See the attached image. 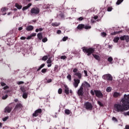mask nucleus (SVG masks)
<instances>
[{
  "label": "nucleus",
  "instance_id": "e2e57ef3",
  "mask_svg": "<svg viewBox=\"0 0 129 129\" xmlns=\"http://www.w3.org/2000/svg\"><path fill=\"white\" fill-rule=\"evenodd\" d=\"M36 33H33L31 34V36L32 37H36Z\"/></svg>",
  "mask_w": 129,
  "mask_h": 129
},
{
  "label": "nucleus",
  "instance_id": "393cba45",
  "mask_svg": "<svg viewBox=\"0 0 129 129\" xmlns=\"http://www.w3.org/2000/svg\"><path fill=\"white\" fill-rule=\"evenodd\" d=\"M22 97H23V98L26 99V98H27L28 97V93H23Z\"/></svg>",
  "mask_w": 129,
  "mask_h": 129
},
{
  "label": "nucleus",
  "instance_id": "f3484780",
  "mask_svg": "<svg viewBox=\"0 0 129 129\" xmlns=\"http://www.w3.org/2000/svg\"><path fill=\"white\" fill-rule=\"evenodd\" d=\"M22 104L21 103L17 104V105L15 107V109H20V108H22Z\"/></svg>",
  "mask_w": 129,
  "mask_h": 129
},
{
  "label": "nucleus",
  "instance_id": "7c9ffc66",
  "mask_svg": "<svg viewBox=\"0 0 129 129\" xmlns=\"http://www.w3.org/2000/svg\"><path fill=\"white\" fill-rule=\"evenodd\" d=\"M21 90L23 92V93H26V89H25V87H21Z\"/></svg>",
  "mask_w": 129,
  "mask_h": 129
},
{
  "label": "nucleus",
  "instance_id": "39448f33",
  "mask_svg": "<svg viewBox=\"0 0 129 129\" xmlns=\"http://www.w3.org/2000/svg\"><path fill=\"white\" fill-rule=\"evenodd\" d=\"M30 13L32 15H38V14L40 13V9L37 8H33L32 9H31Z\"/></svg>",
  "mask_w": 129,
  "mask_h": 129
},
{
  "label": "nucleus",
  "instance_id": "ddd939ff",
  "mask_svg": "<svg viewBox=\"0 0 129 129\" xmlns=\"http://www.w3.org/2000/svg\"><path fill=\"white\" fill-rule=\"evenodd\" d=\"M82 86L83 87H85L86 88H88L90 87V84L88 83L87 82L85 81L84 83L82 84Z\"/></svg>",
  "mask_w": 129,
  "mask_h": 129
},
{
  "label": "nucleus",
  "instance_id": "58836bf2",
  "mask_svg": "<svg viewBox=\"0 0 129 129\" xmlns=\"http://www.w3.org/2000/svg\"><path fill=\"white\" fill-rule=\"evenodd\" d=\"M41 72L42 73H46L47 72V69H43L41 70Z\"/></svg>",
  "mask_w": 129,
  "mask_h": 129
},
{
  "label": "nucleus",
  "instance_id": "4be33fe9",
  "mask_svg": "<svg viewBox=\"0 0 129 129\" xmlns=\"http://www.w3.org/2000/svg\"><path fill=\"white\" fill-rule=\"evenodd\" d=\"M51 26H52L53 27H58V26H60V23H58L56 22L52 23L51 24Z\"/></svg>",
  "mask_w": 129,
  "mask_h": 129
},
{
  "label": "nucleus",
  "instance_id": "c03bdc74",
  "mask_svg": "<svg viewBox=\"0 0 129 129\" xmlns=\"http://www.w3.org/2000/svg\"><path fill=\"white\" fill-rule=\"evenodd\" d=\"M58 94H61L62 93V89L59 88L58 90Z\"/></svg>",
  "mask_w": 129,
  "mask_h": 129
},
{
  "label": "nucleus",
  "instance_id": "f257e3e1",
  "mask_svg": "<svg viewBox=\"0 0 129 129\" xmlns=\"http://www.w3.org/2000/svg\"><path fill=\"white\" fill-rule=\"evenodd\" d=\"M121 102L122 105L120 104L114 105L115 110L117 112H122L129 109V95L124 94V98L121 99Z\"/></svg>",
  "mask_w": 129,
  "mask_h": 129
},
{
  "label": "nucleus",
  "instance_id": "473e14b6",
  "mask_svg": "<svg viewBox=\"0 0 129 129\" xmlns=\"http://www.w3.org/2000/svg\"><path fill=\"white\" fill-rule=\"evenodd\" d=\"M119 33H121V31H117V32H113L111 34V35H116L117 34H119Z\"/></svg>",
  "mask_w": 129,
  "mask_h": 129
},
{
  "label": "nucleus",
  "instance_id": "a211bd4d",
  "mask_svg": "<svg viewBox=\"0 0 129 129\" xmlns=\"http://www.w3.org/2000/svg\"><path fill=\"white\" fill-rule=\"evenodd\" d=\"M32 6V4L29 3L27 6L24 7L22 9L23 11H26V10H28L30 7Z\"/></svg>",
  "mask_w": 129,
  "mask_h": 129
},
{
  "label": "nucleus",
  "instance_id": "7ed1b4c3",
  "mask_svg": "<svg viewBox=\"0 0 129 129\" xmlns=\"http://www.w3.org/2000/svg\"><path fill=\"white\" fill-rule=\"evenodd\" d=\"M73 72H74V76L75 77V76H77L78 77V79H81L82 78V74L80 72H78V69L75 68L74 69Z\"/></svg>",
  "mask_w": 129,
  "mask_h": 129
},
{
  "label": "nucleus",
  "instance_id": "aec40b11",
  "mask_svg": "<svg viewBox=\"0 0 129 129\" xmlns=\"http://www.w3.org/2000/svg\"><path fill=\"white\" fill-rule=\"evenodd\" d=\"M77 28L79 30H82V29L84 28V24H79Z\"/></svg>",
  "mask_w": 129,
  "mask_h": 129
},
{
  "label": "nucleus",
  "instance_id": "052dcab7",
  "mask_svg": "<svg viewBox=\"0 0 129 129\" xmlns=\"http://www.w3.org/2000/svg\"><path fill=\"white\" fill-rule=\"evenodd\" d=\"M8 88H9V86H6L3 88V89L6 90V89H8Z\"/></svg>",
  "mask_w": 129,
  "mask_h": 129
},
{
  "label": "nucleus",
  "instance_id": "9b49d317",
  "mask_svg": "<svg viewBox=\"0 0 129 129\" xmlns=\"http://www.w3.org/2000/svg\"><path fill=\"white\" fill-rule=\"evenodd\" d=\"M39 113H42V109H38L36 110L33 113V116H35L36 117V116H38L39 115Z\"/></svg>",
  "mask_w": 129,
  "mask_h": 129
},
{
  "label": "nucleus",
  "instance_id": "864d4df0",
  "mask_svg": "<svg viewBox=\"0 0 129 129\" xmlns=\"http://www.w3.org/2000/svg\"><path fill=\"white\" fill-rule=\"evenodd\" d=\"M20 40H26V37L22 36L20 38Z\"/></svg>",
  "mask_w": 129,
  "mask_h": 129
},
{
  "label": "nucleus",
  "instance_id": "c85d7f7f",
  "mask_svg": "<svg viewBox=\"0 0 129 129\" xmlns=\"http://www.w3.org/2000/svg\"><path fill=\"white\" fill-rule=\"evenodd\" d=\"M84 29H86V30H88V29H91V26L84 25Z\"/></svg>",
  "mask_w": 129,
  "mask_h": 129
},
{
  "label": "nucleus",
  "instance_id": "c756f323",
  "mask_svg": "<svg viewBox=\"0 0 129 129\" xmlns=\"http://www.w3.org/2000/svg\"><path fill=\"white\" fill-rule=\"evenodd\" d=\"M47 64H51V63H52V59H51V57H49L47 60Z\"/></svg>",
  "mask_w": 129,
  "mask_h": 129
},
{
  "label": "nucleus",
  "instance_id": "b1692460",
  "mask_svg": "<svg viewBox=\"0 0 129 129\" xmlns=\"http://www.w3.org/2000/svg\"><path fill=\"white\" fill-rule=\"evenodd\" d=\"M118 40H119V37H115L113 39V41L114 43H117V42H118Z\"/></svg>",
  "mask_w": 129,
  "mask_h": 129
},
{
  "label": "nucleus",
  "instance_id": "2eb2a0df",
  "mask_svg": "<svg viewBox=\"0 0 129 129\" xmlns=\"http://www.w3.org/2000/svg\"><path fill=\"white\" fill-rule=\"evenodd\" d=\"M26 30L28 32H30V31H33V30H34V26L32 25L28 26L26 27Z\"/></svg>",
  "mask_w": 129,
  "mask_h": 129
},
{
  "label": "nucleus",
  "instance_id": "e433bc0d",
  "mask_svg": "<svg viewBox=\"0 0 129 129\" xmlns=\"http://www.w3.org/2000/svg\"><path fill=\"white\" fill-rule=\"evenodd\" d=\"M47 41H48V39H47L46 37H45L44 38L42 39V42L43 43H46V42H47Z\"/></svg>",
  "mask_w": 129,
  "mask_h": 129
},
{
  "label": "nucleus",
  "instance_id": "bb28decb",
  "mask_svg": "<svg viewBox=\"0 0 129 129\" xmlns=\"http://www.w3.org/2000/svg\"><path fill=\"white\" fill-rule=\"evenodd\" d=\"M64 112H65L66 114L69 115V114H70L71 112H70V110L69 109H66L64 110Z\"/></svg>",
  "mask_w": 129,
  "mask_h": 129
},
{
  "label": "nucleus",
  "instance_id": "338daca9",
  "mask_svg": "<svg viewBox=\"0 0 129 129\" xmlns=\"http://www.w3.org/2000/svg\"><path fill=\"white\" fill-rule=\"evenodd\" d=\"M94 19L95 20H97V19H98V16H94Z\"/></svg>",
  "mask_w": 129,
  "mask_h": 129
},
{
  "label": "nucleus",
  "instance_id": "6ab92c4d",
  "mask_svg": "<svg viewBox=\"0 0 129 129\" xmlns=\"http://www.w3.org/2000/svg\"><path fill=\"white\" fill-rule=\"evenodd\" d=\"M15 7L18 10H21V9H22V8H23V6H22L21 5H19V4H18V3L15 4Z\"/></svg>",
  "mask_w": 129,
  "mask_h": 129
},
{
  "label": "nucleus",
  "instance_id": "a19ab883",
  "mask_svg": "<svg viewBox=\"0 0 129 129\" xmlns=\"http://www.w3.org/2000/svg\"><path fill=\"white\" fill-rule=\"evenodd\" d=\"M8 98V95H5L4 96H3L2 99L5 100V99H7Z\"/></svg>",
  "mask_w": 129,
  "mask_h": 129
},
{
  "label": "nucleus",
  "instance_id": "0eeeda50",
  "mask_svg": "<svg viewBox=\"0 0 129 129\" xmlns=\"http://www.w3.org/2000/svg\"><path fill=\"white\" fill-rule=\"evenodd\" d=\"M95 95L98 98H102L103 97V94L101 93V91L99 90H94Z\"/></svg>",
  "mask_w": 129,
  "mask_h": 129
},
{
  "label": "nucleus",
  "instance_id": "1a4fd4ad",
  "mask_svg": "<svg viewBox=\"0 0 129 129\" xmlns=\"http://www.w3.org/2000/svg\"><path fill=\"white\" fill-rule=\"evenodd\" d=\"M112 95L114 98H118V97H120V96H121V93L115 91L113 92Z\"/></svg>",
  "mask_w": 129,
  "mask_h": 129
},
{
  "label": "nucleus",
  "instance_id": "5fc2aeb1",
  "mask_svg": "<svg viewBox=\"0 0 129 129\" xmlns=\"http://www.w3.org/2000/svg\"><path fill=\"white\" fill-rule=\"evenodd\" d=\"M124 115H129V111L124 113Z\"/></svg>",
  "mask_w": 129,
  "mask_h": 129
},
{
  "label": "nucleus",
  "instance_id": "49530a36",
  "mask_svg": "<svg viewBox=\"0 0 129 129\" xmlns=\"http://www.w3.org/2000/svg\"><path fill=\"white\" fill-rule=\"evenodd\" d=\"M9 118L8 117H5L4 118H3V121H6L7 120H8Z\"/></svg>",
  "mask_w": 129,
  "mask_h": 129
},
{
  "label": "nucleus",
  "instance_id": "37998d69",
  "mask_svg": "<svg viewBox=\"0 0 129 129\" xmlns=\"http://www.w3.org/2000/svg\"><path fill=\"white\" fill-rule=\"evenodd\" d=\"M67 40H68V37H64L62 38V41H63L64 42H65V41H67Z\"/></svg>",
  "mask_w": 129,
  "mask_h": 129
},
{
  "label": "nucleus",
  "instance_id": "20e7f679",
  "mask_svg": "<svg viewBox=\"0 0 129 129\" xmlns=\"http://www.w3.org/2000/svg\"><path fill=\"white\" fill-rule=\"evenodd\" d=\"M102 78L104 80H107L108 81H112L113 79L112 76L109 74L103 75Z\"/></svg>",
  "mask_w": 129,
  "mask_h": 129
},
{
  "label": "nucleus",
  "instance_id": "f03ea898",
  "mask_svg": "<svg viewBox=\"0 0 129 129\" xmlns=\"http://www.w3.org/2000/svg\"><path fill=\"white\" fill-rule=\"evenodd\" d=\"M83 51L84 52V53H87L88 56H90L92 54V53L94 52V51H95V49L93 48H83Z\"/></svg>",
  "mask_w": 129,
  "mask_h": 129
},
{
  "label": "nucleus",
  "instance_id": "4d7b16f0",
  "mask_svg": "<svg viewBox=\"0 0 129 129\" xmlns=\"http://www.w3.org/2000/svg\"><path fill=\"white\" fill-rule=\"evenodd\" d=\"M30 39H32V36L31 35L27 37V40H30Z\"/></svg>",
  "mask_w": 129,
  "mask_h": 129
},
{
  "label": "nucleus",
  "instance_id": "6e6d98bb",
  "mask_svg": "<svg viewBox=\"0 0 129 129\" xmlns=\"http://www.w3.org/2000/svg\"><path fill=\"white\" fill-rule=\"evenodd\" d=\"M78 20H79V21H82V20H83V17H81L78 18Z\"/></svg>",
  "mask_w": 129,
  "mask_h": 129
},
{
  "label": "nucleus",
  "instance_id": "0e129e2a",
  "mask_svg": "<svg viewBox=\"0 0 129 129\" xmlns=\"http://www.w3.org/2000/svg\"><path fill=\"white\" fill-rule=\"evenodd\" d=\"M58 69V66H55L54 67V71H56Z\"/></svg>",
  "mask_w": 129,
  "mask_h": 129
},
{
  "label": "nucleus",
  "instance_id": "cd10ccee",
  "mask_svg": "<svg viewBox=\"0 0 129 129\" xmlns=\"http://www.w3.org/2000/svg\"><path fill=\"white\" fill-rule=\"evenodd\" d=\"M112 89V88L110 87H108L107 88V89H106L107 92H110V91H111V90Z\"/></svg>",
  "mask_w": 129,
  "mask_h": 129
},
{
  "label": "nucleus",
  "instance_id": "2f4dec72",
  "mask_svg": "<svg viewBox=\"0 0 129 129\" xmlns=\"http://www.w3.org/2000/svg\"><path fill=\"white\" fill-rule=\"evenodd\" d=\"M7 10H8V9L7 8L4 7V8H2L1 12L2 13H4V12H6V11H7Z\"/></svg>",
  "mask_w": 129,
  "mask_h": 129
},
{
  "label": "nucleus",
  "instance_id": "f704fd0d",
  "mask_svg": "<svg viewBox=\"0 0 129 129\" xmlns=\"http://www.w3.org/2000/svg\"><path fill=\"white\" fill-rule=\"evenodd\" d=\"M67 78L69 80V81H71V80H72V79L71 78V75H69L67 77Z\"/></svg>",
  "mask_w": 129,
  "mask_h": 129
},
{
  "label": "nucleus",
  "instance_id": "603ef678",
  "mask_svg": "<svg viewBox=\"0 0 129 129\" xmlns=\"http://www.w3.org/2000/svg\"><path fill=\"white\" fill-rule=\"evenodd\" d=\"M112 9H111V8H108V9H107V11H108V12H111V11H112Z\"/></svg>",
  "mask_w": 129,
  "mask_h": 129
},
{
  "label": "nucleus",
  "instance_id": "6e6552de",
  "mask_svg": "<svg viewBox=\"0 0 129 129\" xmlns=\"http://www.w3.org/2000/svg\"><path fill=\"white\" fill-rule=\"evenodd\" d=\"M74 81L73 85L75 88H77V87H78V85H79V83H80V80L78 79H74Z\"/></svg>",
  "mask_w": 129,
  "mask_h": 129
},
{
  "label": "nucleus",
  "instance_id": "72a5a7b5",
  "mask_svg": "<svg viewBox=\"0 0 129 129\" xmlns=\"http://www.w3.org/2000/svg\"><path fill=\"white\" fill-rule=\"evenodd\" d=\"M122 2H123V0H118L116 2V5H120Z\"/></svg>",
  "mask_w": 129,
  "mask_h": 129
},
{
  "label": "nucleus",
  "instance_id": "79ce46f5",
  "mask_svg": "<svg viewBox=\"0 0 129 129\" xmlns=\"http://www.w3.org/2000/svg\"><path fill=\"white\" fill-rule=\"evenodd\" d=\"M113 121H115L116 122H117V119L115 118V117H113L112 118Z\"/></svg>",
  "mask_w": 129,
  "mask_h": 129
},
{
  "label": "nucleus",
  "instance_id": "c9c22d12",
  "mask_svg": "<svg viewBox=\"0 0 129 129\" xmlns=\"http://www.w3.org/2000/svg\"><path fill=\"white\" fill-rule=\"evenodd\" d=\"M47 59H48V56H43V57H42V60L43 61H46V60H47Z\"/></svg>",
  "mask_w": 129,
  "mask_h": 129
},
{
  "label": "nucleus",
  "instance_id": "4c0bfd02",
  "mask_svg": "<svg viewBox=\"0 0 129 129\" xmlns=\"http://www.w3.org/2000/svg\"><path fill=\"white\" fill-rule=\"evenodd\" d=\"M112 60H113V59H112V57H109L108 58V62H112Z\"/></svg>",
  "mask_w": 129,
  "mask_h": 129
},
{
  "label": "nucleus",
  "instance_id": "412c9836",
  "mask_svg": "<svg viewBox=\"0 0 129 129\" xmlns=\"http://www.w3.org/2000/svg\"><path fill=\"white\" fill-rule=\"evenodd\" d=\"M37 37L39 40H42L43 39V35L41 33H39L37 34Z\"/></svg>",
  "mask_w": 129,
  "mask_h": 129
},
{
  "label": "nucleus",
  "instance_id": "09e8293b",
  "mask_svg": "<svg viewBox=\"0 0 129 129\" xmlns=\"http://www.w3.org/2000/svg\"><path fill=\"white\" fill-rule=\"evenodd\" d=\"M95 92H94V91H93V90H91V94H92V95H94Z\"/></svg>",
  "mask_w": 129,
  "mask_h": 129
},
{
  "label": "nucleus",
  "instance_id": "ea45409f",
  "mask_svg": "<svg viewBox=\"0 0 129 129\" xmlns=\"http://www.w3.org/2000/svg\"><path fill=\"white\" fill-rule=\"evenodd\" d=\"M101 35L102 37H105V36H106V33H105V32H102L101 33Z\"/></svg>",
  "mask_w": 129,
  "mask_h": 129
},
{
  "label": "nucleus",
  "instance_id": "bf43d9fd",
  "mask_svg": "<svg viewBox=\"0 0 129 129\" xmlns=\"http://www.w3.org/2000/svg\"><path fill=\"white\" fill-rule=\"evenodd\" d=\"M18 84L20 85L21 84H24V82L23 81H20L18 83Z\"/></svg>",
  "mask_w": 129,
  "mask_h": 129
},
{
  "label": "nucleus",
  "instance_id": "a18cd8bd",
  "mask_svg": "<svg viewBox=\"0 0 129 129\" xmlns=\"http://www.w3.org/2000/svg\"><path fill=\"white\" fill-rule=\"evenodd\" d=\"M98 104H99V105H100V106H103V104L101 103V102H100V101H98Z\"/></svg>",
  "mask_w": 129,
  "mask_h": 129
},
{
  "label": "nucleus",
  "instance_id": "8fccbe9b",
  "mask_svg": "<svg viewBox=\"0 0 129 129\" xmlns=\"http://www.w3.org/2000/svg\"><path fill=\"white\" fill-rule=\"evenodd\" d=\"M1 84L2 86H6V83L4 82H1Z\"/></svg>",
  "mask_w": 129,
  "mask_h": 129
},
{
  "label": "nucleus",
  "instance_id": "a878e982",
  "mask_svg": "<svg viewBox=\"0 0 129 129\" xmlns=\"http://www.w3.org/2000/svg\"><path fill=\"white\" fill-rule=\"evenodd\" d=\"M45 66V64H42L39 68L37 69V71H40V70L42 69V68H43V67H44Z\"/></svg>",
  "mask_w": 129,
  "mask_h": 129
},
{
  "label": "nucleus",
  "instance_id": "dca6fc26",
  "mask_svg": "<svg viewBox=\"0 0 129 129\" xmlns=\"http://www.w3.org/2000/svg\"><path fill=\"white\" fill-rule=\"evenodd\" d=\"M64 92L67 94H69V88L67 85H64Z\"/></svg>",
  "mask_w": 129,
  "mask_h": 129
},
{
  "label": "nucleus",
  "instance_id": "3c124183",
  "mask_svg": "<svg viewBox=\"0 0 129 129\" xmlns=\"http://www.w3.org/2000/svg\"><path fill=\"white\" fill-rule=\"evenodd\" d=\"M84 72L85 73V76H86V77L88 76V75L87 74V71H84Z\"/></svg>",
  "mask_w": 129,
  "mask_h": 129
},
{
  "label": "nucleus",
  "instance_id": "de8ad7c7",
  "mask_svg": "<svg viewBox=\"0 0 129 129\" xmlns=\"http://www.w3.org/2000/svg\"><path fill=\"white\" fill-rule=\"evenodd\" d=\"M67 57L65 55H62L61 57H60V59H63V60H64V59H66Z\"/></svg>",
  "mask_w": 129,
  "mask_h": 129
},
{
  "label": "nucleus",
  "instance_id": "680f3d73",
  "mask_svg": "<svg viewBox=\"0 0 129 129\" xmlns=\"http://www.w3.org/2000/svg\"><path fill=\"white\" fill-rule=\"evenodd\" d=\"M57 34H61V30H57V31L56 32Z\"/></svg>",
  "mask_w": 129,
  "mask_h": 129
},
{
  "label": "nucleus",
  "instance_id": "4468645a",
  "mask_svg": "<svg viewBox=\"0 0 129 129\" xmlns=\"http://www.w3.org/2000/svg\"><path fill=\"white\" fill-rule=\"evenodd\" d=\"M12 109H13V107H10L9 106H7L5 109V112H8V113H10L11 111H12Z\"/></svg>",
  "mask_w": 129,
  "mask_h": 129
},
{
  "label": "nucleus",
  "instance_id": "13d9d810",
  "mask_svg": "<svg viewBox=\"0 0 129 129\" xmlns=\"http://www.w3.org/2000/svg\"><path fill=\"white\" fill-rule=\"evenodd\" d=\"M47 82L48 83H50V82H52V79H50L48 80Z\"/></svg>",
  "mask_w": 129,
  "mask_h": 129
},
{
  "label": "nucleus",
  "instance_id": "423d86ee",
  "mask_svg": "<svg viewBox=\"0 0 129 129\" xmlns=\"http://www.w3.org/2000/svg\"><path fill=\"white\" fill-rule=\"evenodd\" d=\"M84 107L88 110H91V109H92V107H93L92 104H91V103L89 102H86L84 104Z\"/></svg>",
  "mask_w": 129,
  "mask_h": 129
},
{
  "label": "nucleus",
  "instance_id": "69168bd1",
  "mask_svg": "<svg viewBox=\"0 0 129 129\" xmlns=\"http://www.w3.org/2000/svg\"><path fill=\"white\" fill-rule=\"evenodd\" d=\"M19 31H22V30H23V27H20L18 28Z\"/></svg>",
  "mask_w": 129,
  "mask_h": 129
},
{
  "label": "nucleus",
  "instance_id": "774afa93",
  "mask_svg": "<svg viewBox=\"0 0 129 129\" xmlns=\"http://www.w3.org/2000/svg\"><path fill=\"white\" fill-rule=\"evenodd\" d=\"M51 66H52V64H48V65H47V67H51Z\"/></svg>",
  "mask_w": 129,
  "mask_h": 129
},
{
  "label": "nucleus",
  "instance_id": "5701e85b",
  "mask_svg": "<svg viewBox=\"0 0 129 129\" xmlns=\"http://www.w3.org/2000/svg\"><path fill=\"white\" fill-rule=\"evenodd\" d=\"M93 57H94L95 58H96V60H100V57L98 55H95L93 54Z\"/></svg>",
  "mask_w": 129,
  "mask_h": 129
},
{
  "label": "nucleus",
  "instance_id": "9d476101",
  "mask_svg": "<svg viewBox=\"0 0 129 129\" xmlns=\"http://www.w3.org/2000/svg\"><path fill=\"white\" fill-rule=\"evenodd\" d=\"M77 93L79 96H82L84 92H83V87L81 86L80 89L78 90Z\"/></svg>",
  "mask_w": 129,
  "mask_h": 129
},
{
  "label": "nucleus",
  "instance_id": "f8f14e48",
  "mask_svg": "<svg viewBox=\"0 0 129 129\" xmlns=\"http://www.w3.org/2000/svg\"><path fill=\"white\" fill-rule=\"evenodd\" d=\"M120 40L121 41H124L125 40L126 42H129V37L127 35H123L120 37Z\"/></svg>",
  "mask_w": 129,
  "mask_h": 129
}]
</instances>
